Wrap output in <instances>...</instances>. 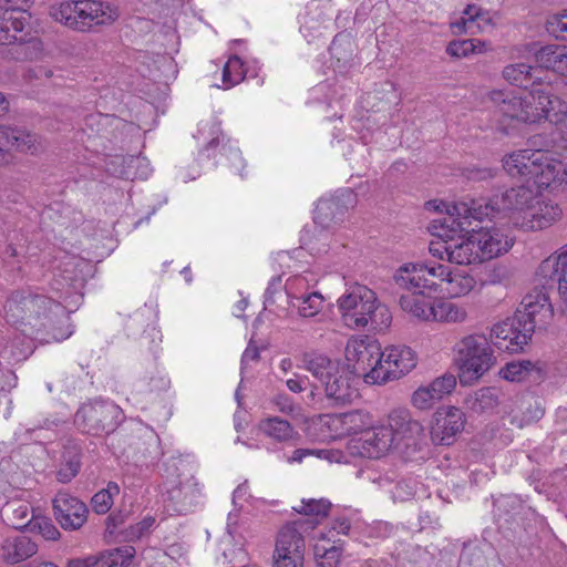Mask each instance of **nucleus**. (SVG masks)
I'll return each mask as SVG.
<instances>
[{
  "mask_svg": "<svg viewBox=\"0 0 567 567\" xmlns=\"http://www.w3.org/2000/svg\"><path fill=\"white\" fill-rule=\"evenodd\" d=\"M274 405L276 409L292 417L293 420H297L301 416V406L293 403V401L286 394H278L272 400Z\"/></svg>",
  "mask_w": 567,
  "mask_h": 567,
  "instance_id": "4d7b16f0",
  "label": "nucleus"
},
{
  "mask_svg": "<svg viewBox=\"0 0 567 567\" xmlns=\"http://www.w3.org/2000/svg\"><path fill=\"white\" fill-rule=\"evenodd\" d=\"M302 520H296L282 526L276 539L275 550L279 553L305 554L303 533L307 530Z\"/></svg>",
  "mask_w": 567,
  "mask_h": 567,
  "instance_id": "cd10ccee",
  "label": "nucleus"
},
{
  "mask_svg": "<svg viewBox=\"0 0 567 567\" xmlns=\"http://www.w3.org/2000/svg\"><path fill=\"white\" fill-rule=\"evenodd\" d=\"M385 427L391 429L393 434V444L398 445L404 440L414 439L422 434V424L413 420L408 410H393L388 416Z\"/></svg>",
  "mask_w": 567,
  "mask_h": 567,
  "instance_id": "a878e982",
  "label": "nucleus"
},
{
  "mask_svg": "<svg viewBox=\"0 0 567 567\" xmlns=\"http://www.w3.org/2000/svg\"><path fill=\"white\" fill-rule=\"evenodd\" d=\"M476 401L481 409H493L497 405V396L493 389H483L477 393Z\"/></svg>",
  "mask_w": 567,
  "mask_h": 567,
  "instance_id": "69168bd1",
  "label": "nucleus"
},
{
  "mask_svg": "<svg viewBox=\"0 0 567 567\" xmlns=\"http://www.w3.org/2000/svg\"><path fill=\"white\" fill-rule=\"evenodd\" d=\"M362 435L359 454L364 457L379 458L394 445L391 429L385 425L374 426L372 423V427Z\"/></svg>",
  "mask_w": 567,
  "mask_h": 567,
  "instance_id": "5701e85b",
  "label": "nucleus"
},
{
  "mask_svg": "<svg viewBox=\"0 0 567 567\" xmlns=\"http://www.w3.org/2000/svg\"><path fill=\"white\" fill-rule=\"evenodd\" d=\"M372 414L361 409L319 416L320 426L328 430V436L331 439L362 434L372 427Z\"/></svg>",
  "mask_w": 567,
  "mask_h": 567,
  "instance_id": "f8f14e48",
  "label": "nucleus"
},
{
  "mask_svg": "<svg viewBox=\"0 0 567 567\" xmlns=\"http://www.w3.org/2000/svg\"><path fill=\"white\" fill-rule=\"evenodd\" d=\"M382 384L399 380L416 365L415 352L406 346H391L382 351Z\"/></svg>",
  "mask_w": 567,
  "mask_h": 567,
  "instance_id": "4468645a",
  "label": "nucleus"
},
{
  "mask_svg": "<svg viewBox=\"0 0 567 567\" xmlns=\"http://www.w3.org/2000/svg\"><path fill=\"white\" fill-rule=\"evenodd\" d=\"M391 322L392 315L389 308L377 299L367 317V327L370 326L373 330L383 331L390 327Z\"/></svg>",
  "mask_w": 567,
  "mask_h": 567,
  "instance_id": "49530a36",
  "label": "nucleus"
},
{
  "mask_svg": "<svg viewBox=\"0 0 567 567\" xmlns=\"http://www.w3.org/2000/svg\"><path fill=\"white\" fill-rule=\"evenodd\" d=\"M537 276L543 285L556 282L560 298L567 302V246H564L557 256L543 260Z\"/></svg>",
  "mask_w": 567,
  "mask_h": 567,
  "instance_id": "aec40b11",
  "label": "nucleus"
},
{
  "mask_svg": "<svg viewBox=\"0 0 567 567\" xmlns=\"http://www.w3.org/2000/svg\"><path fill=\"white\" fill-rule=\"evenodd\" d=\"M351 523L347 517H337L331 522L329 529L324 533H321L320 538L323 542L340 544V540L337 539V536L349 535Z\"/></svg>",
  "mask_w": 567,
  "mask_h": 567,
  "instance_id": "603ef678",
  "label": "nucleus"
},
{
  "mask_svg": "<svg viewBox=\"0 0 567 567\" xmlns=\"http://www.w3.org/2000/svg\"><path fill=\"white\" fill-rule=\"evenodd\" d=\"M561 217V207L553 199L538 194L527 212V217L524 218L520 229L543 230L559 221Z\"/></svg>",
  "mask_w": 567,
  "mask_h": 567,
  "instance_id": "dca6fc26",
  "label": "nucleus"
},
{
  "mask_svg": "<svg viewBox=\"0 0 567 567\" xmlns=\"http://www.w3.org/2000/svg\"><path fill=\"white\" fill-rule=\"evenodd\" d=\"M30 529L38 530L48 540H55L60 536L58 528L45 517H34Z\"/></svg>",
  "mask_w": 567,
  "mask_h": 567,
  "instance_id": "13d9d810",
  "label": "nucleus"
},
{
  "mask_svg": "<svg viewBox=\"0 0 567 567\" xmlns=\"http://www.w3.org/2000/svg\"><path fill=\"white\" fill-rule=\"evenodd\" d=\"M486 49V42L477 39H468L450 42L446 48V52L454 58H466L470 54L485 52Z\"/></svg>",
  "mask_w": 567,
  "mask_h": 567,
  "instance_id": "37998d69",
  "label": "nucleus"
},
{
  "mask_svg": "<svg viewBox=\"0 0 567 567\" xmlns=\"http://www.w3.org/2000/svg\"><path fill=\"white\" fill-rule=\"evenodd\" d=\"M123 417L118 405L112 402H93L82 405L75 414V423L82 432L102 435L114 432Z\"/></svg>",
  "mask_w": 567,
  "mask_h": 567,
  "instance_id": "1a4fd4ad",
  "label": "nucleus"
},
{
  "mask_svg": "<svg viewBox=\"0 0 567 567\" xmlns=\"http://www.w3.org/2000/svg\"><path fill=\"white\" fill-rule=\"evenodd\" d=\"M246 75L244 62L237 55L228 59L223 69V83L224 89H230L239 84Z\"/></svg>",
  "mask_w": 567,
  "mask_h": 567,
  "instance_id": "c03bdc74",
  "label": "nucleus"
},
{
  "mask_svg": "<svg viewBox=\"0 0 567 567\" xmlns=\"http://www.w3.org/2000/svg\"><path fill=\"white\" fill-rule=\"evenodd\" d=\"M504 169L512 176L533 181L538 188L567 185V155L556 158L546 150H519L503 159Z\"/></svg>",
  "mask_w": 567,
  "mask_h": 567,
  "instance_id": "f257e3e1",
  "label": "nucleus"
},
{
  "mask_svg": "<svg viewBox=\"0 0 567 567\" xmlns=\"http://www.w3.org/2000/svg\"><path fill=\"white\" fill-rule=\"evenodd\" d=\"M395 286L411 295H427L425 284V264L406 262L401 265L393 274Z\"/></svg>",
  "mask_w": 567,
  "mask_h": 567,
  "instance_id": "b1692460",
  "label": "nucleus"
},
{
  "mask_svg": "<svg viewBox=\"0 0 567 567\" xmlns=\"http://www.w3.org/2000/svg\"><path fill=\"white\" fill-rule=\"evenodd\" d=\"M38 550V543L24 534L8 535L0 543V558L10 565L25 561Z\"/></svg>",
  "mask_w": 567,
  "mask_h": 567,
  "instance_id": "412c9836",
  "label": "nucleus"
},
{
  "mask_svg": "<svg viewBox=\"0 0 567 567\" xmlns=\"http://www.w3.org/2000/svg\"><path fill=\"white\" fill-rule=\"evenodd\" d=\"M465 234L451 240L450 262L457 265L482 262L473 234L466 238Z\"/></svg>",
  "mask_w": 567,
  "mask_h": 567,
  "instance_id": "72a5a7b5",
  "label": "nucleus"
},
{
  "mask_svg": "<svg viewBox=\"0 0 567 567\" xmlns=\"http://www.w3.org/2000/svg\"><path fill=\"white\" fill-rule=\"evenodd\" d=\"M377 300V295L367 286L355 285L338 300L344 324L351 329L367 327V317Z\"/></svg>",
  "mask_w": 567,
  "mask_h": 567,
  "instance_id": "9d476101",
  "label": "nucleus"
},
{
  "mask_svg": "<svg viewBox=\"0 0 567 567\" xmlns=\"http://www.w3.org/2000/svg\"><path fill=\"white\" fill-rule=\"evenodd\" d=\"M496 171L491 167H467L464 175L467 179L474 182H483L494 178Z\"/></svg>",
  "mask_w": 567,
  "mask_h": 567,
  "instance_id": "e2e57ef3",
  "label": "nucleus"
},
{
  "mask_svg": "<svg viewBox=\"0 0 567 567\" xmlns=\"http://www.w3.org/2000/svg\"><path fill=\"white\" fill-rule=\"evenodd\" d=\"M533 333V322H525L514 313L492 328L491 339L499 350L517 353L528 343Z\"/></svg>",
  "mask_w": 567,
  "mask_h": 567,
  "instance_id": "9b49d317",
  "label": "nucleus"
},
{
  "mask_svg": "<svg viewBox=\"0 0 567 567\" xmlns=\"http://www.w3.org/2000/svg\"><path fill=\"white\" fill-rule=\"evenodd\" d=\"M100 564L99 555H89L86 557L72 558L65 567H95Z\"/></svg>",
  "mask_w": 567,
  "mask_h": 567,
  "instance_id": "338daca9",
  "label": "nucleus"
},
{
  "mask_svg": "<svg viewBox=\"0 0 567 567\" xmlns=\"http://www.w3.org/2000/svg\"><path fill=\"white\" fill-rule=\"evenodd\" d=\"M33 0H0V11L8 12H27Z\"/></svg>",
  "mask_w": 567,
  "mask_h": 567,
  "instance_id": "0e129e2a",
  "label": "nucleus"
},
{
  "mask_svg": "<svg viewBox=\"0 0 567 567\" xmlns=\"http://www.w3.org/2000/svg\"><path fill=\"white\" fill-rule=\"evenodd\" d=\"M454 350L462 383L478 380L495 364L493 350L484 336H465L455 344Z\"/></svg>",
  "mask_w": 567,
  "mask_h": 567,
  "instance_id": "423d86ee",
  "label": "nucleus"
},
{
  "mask_svg": "<svg viewBox=\"0 0 567 567\" xmlns=\"http://www.w3.org/2000/svg\"><path fill=\"white\" fill-rule=\"evenodd\" d=\"M533 368L534 365L530 361L509 362L501 369L499 374L505 380L518 382L524 380Z\"/></svg>",
  "mask_w": 567,
  "mask_h": 567,
  "instance_id": "09e8293b",
  "label": "nucleus"
},
{
  "mask_svg": "<svg viewBox=\"0 0 567 567\" xmlns=\"http://www.w3.org/2000/svg\"><path fill=\"white\" fill-rule=\"evenodd\" d=\"M338 207L339 199L320 200L315 210V224L321 226L322 228H326L329 226V221L340 219L334 214V209Z\"/></svg>",
  "mask_w": 567,
  "mask_h": 567,
  "instance_id": "de8ad7c7",
  "label": "nucleus"
},
{
  "mask_svg": "<svg viewBox=\"0 0 567 567\" xmlns=\"http://www.w3.org/2000/svg\"><path fill=\"white\" fill-rule=\"evenodd\" d=\"M468 319L467 306L451 300H435L433 321L440 323L457 324Z\"/></svg>",
  "mask_w": 567,
  "mask_h": 567,
  "instance_id": "f704fd0d",
  "label": "nucleus"
},
{
  "mask_svg": "<svg viewBox=\"0 0 567 567\" xmlns=\"http://www.w3.org/2000/svg\"><path fill=\"white\" fill-rule=\"evenodd\" d=\"M2 257H3V261L10 267H14L16 265L20 264L19 252H18L17 248L12 245H9L6 248V250L2 254Z\"/></svg>",
  "mask_w": 567,
  "mask_h": 567,
  "instance_id": "774afa93",
  "label": "nucleus"
},
{
  "mask_svg": "<svg viewBox=\"0 0 567 567\" xmlns=\"http://www.w3.org/2000/svg\"><path fill=\"white\" fill-rule=\"evenodd\" d=\"M427 205L437 212H445V215L431 223L432 234L437 240H432L429 250L433 257L450 261L451 240L460 237L463 233L470 231L474 216L466 202L446 203L429 202Z\"/></svg>",
  "mask_w": 567,
  "mask_h": 567,
  "instance_id": "f03ea898",
  "label": "nucleus"
},
{
  "mask_svg": "<svg viewBox=\"0 0 567 567\" xmlns=\"http://www.w3.org/2000/svg\"><path fill=\"white\" fill-rule=\"evenodd\" d=\"M132 439L134 441L130 444V447L133 450V456L141 455L145 457L150 453V446L156 442L152 433L133 436Z\"/></svg>",
  "mask_w": 567,
  "mask_h": 567,
  "instance_id": "052dcab7",
  "label": "nucleus"
},
{
  "mask_svg": "<svg viewBox=\"0 0 567 567\" xmlns=\"http://www.w3.org/2000/svg\"><path fill=\"white\" fill-rule=\"evenodd\" d=\"M537 96L545 118L557 127L561 138L567 143V104L550 91H538Z\"/></svg>",
  "mask_w": 567,
  "mask_h": 567,
  "instance_id": "393cba45",
  "label": "nucleus"
},
{
  "mask_svg": "<svg viewBox=\"0 0 567 567\" xmlns=\"http://www.w3.org/2000/svg\"><path fill=\"white\" fill-rule=\"evenodd\" d=\"M538 91H548L547 89L530 90L532 102H527L513 93L503 91H493L491 101L495 105V115L499 117V122L518 121L523 123H535L540 118H545V112L539 109Z\"/></svg>",
  "mask_w": 567,
  "mask_h": 567,
  "instance_id": "6e6552de",
  "label": "nucleus"
},
{
  "mask_svg": "<svg viewBox=\"0 0 567 567\" xmlns=\"http://www.w3.org/2000/svg\"><path fill=\"white\" fill-rule=\"evenodd\" d=\"M450 27L454 34H476L492 27V18L487 11L474 4H468L463 11V17L451 22Z\"/></svg>",
  "mask_w": 567,
  "mask_h": 567,
  "instance_id": "bb28decb",
  "label": "nucleus"
},
{
  "mask_svg": "<svg viewBox=\"0 0 567 567\" xmlns=\"http://www.w3.org/2000/svg\"><path fill=\"white\" fill-rule=\"evenodd\" d=\"M534 55L540 68L567 76V47L548 44L535 50Z\"/></svg>",
  "mask_w": 567,
  "mask_h": 567,
  "instance_id": "7c9ffc66",
  "label": "nucleus"
},
{
  "mask_svg": "<svg viewBox=\"0 0 567 567\" xmlns=\"http://www.w3.org/2000/svg\"><path fill=\"white\" fill-rule=\"evenodd\" d=\"M456 386V379L453 374H443L434 379L427 385L417 388L412 395V404L419 410H430L450 394Z\"/></svg>",
  "mask_w": 567,
  "mask_h": 567,
  "instance_id": "a211bd4d",
  "label": "nucleus"
},
{
  "mask_svg": "<svg viewBox=\"0 0 567 567\" xmlns=\"http://www.w3.org/2000/svg\"><path fill=\"white\" fill-rule=\"evenodd\" d=\"M464 412L455 406H443L435 411L431 426V439L435 444L451 445L464 430Z\"/></svg>",
  "mask_w": 567,
  "mask_h": 567,
  "instance_id": "ddd939ff",
  "label": "nucleus"
},
{
  "mask_svg": "<svg viewBox=\"0 0 567 567\" xmlns=\"http://www.w3.org/2000/svg\"><path fill=\"white\" fill-rule=\"evenodd\" d=\"M247 532L248 527L246 522L241 520L237 513H229L227 519V533L229 537L240 546V548L245 544Z\"/></svg>",
  "mask_w": 567,
  "mask_h": 567,
  "instance_id": "3c124183",
  "label": "nucleus"
},
{
  "mask_svg": "<svg viewBox=\"0 0 567 567\" xmlns=\"http://www.w3.org/2000/svg\"><path fill=\"white\" fill-rule=\"evenodd\" d=\"M274 567H302L303 566V554H288L274 551Z\"/></svg>",
  "mask_w": 567,
  "mask_h": 567,
  "instance_id": "bf43d9fd",
  "label": "nucleus"
},
{
  "mask_svg": "<svg viewBox=\"0 0 567 567\" xmlns=\"http://www.w3.org/2000/svg\"><path fill=\"white\" fill-rule=\"evenodd\" d=\"M525 322H533L534 330L553 318L554 310L547 292L535 289L527 293L515 312Z\"/></svg>",
  "mask_w": 567,
  "mask_h": 567,
  "instance_id": "f3484780",
  "label": "nucleus"
},
{
  "mask_svg": "<svg viewBox=\"0 0 567 567\" xmlns=\"http://www.w3.org/2000/svg\"><path fill=\"white\" fill-rule=\"evenodd\" d=\"M0 515L3 522L14 529L30 527L35 517L31 513L30 505L19 499L9 501L3 504Z\"/></svg>",
  "mask_w": 567,
  "mask_h": 567,
  "instance_id": "473e14b6",
  "label": "nucleus"
},
{
  "mask_svg": "<svg viewBox=\"0 0 567 567\" xmlns=\"http://www.w3.org/2000/svg\"><path fill=\"white\" fill-rule=\"evenodd\" d=\"M313 551L318 567H337L342 554V544L328 543L319 538Z\"/></svg>",
  "mask_w": 567,
  "mask_h": 567,
  "instance_id": "ea45409f",
  "label": "nucleus"
},
{
  "mask_svg": "<svg viewBox=\"0 0 567 567\" xmlns=\"http://www.w3.org/2000/svg\"><path fill=\"white\" fill-rule=\"evenodd\" d=\"M310 287V280L306 275L290 277L285 285L287 296L296 300L305 297V295H309L311 292L309 291Z\"/></svg>",
  "mask_w": 567,
  "mask_h": 567,
  "instance_id": "8fccbe9b",
  "label": "nucleus"
},
{
  "mask_svg": "<svg viewBox=\"0 0 567 567\" xmlns=\"http://www.w3.org/2000/svg\"><path fill=\"white\" fill-rule=\"evenodd\" d=\"M50 14L55 21L79 32L111 24L120 16L116 7L97 0L64 1L52 7Z\"/></svg>",
  "mask_w": 567,
  "mask_h": 567,
  "instance_id": "39448f33",
  "label": "nucleus"
},
{
  "mask_svg": "<svg viewBox=\"0 0 567 567\" xmlns=\"http://www.w3.org/2000/svg\"><path fill=\"white\" fill-rule=\"evenodd\" d=\"M546 30L556 39L567 41V11L549 17L546 21Z\"/></svg>",
  "mask_w": 567,
  "mask_h": 567,
  "instance_id": "864d4df0",
  "label": "nucleus"
},
{
  "mask_svg": "<svg viewBox=\"0 0 567 567\" xmlns=\"http://www.w3.org/2000/svg\"><path fill=\"white\" fill-rule=\"evenodd\" d=\"M54 516L64 529H79L87 519L89 509L82 501L66 492H59L53 499Z\"/></svg>",
  "mask_w": 567,
  "mask_h": 567,
  "instance_id": "2eb2a0df",
  "label": "nucleus"
},
{
  "mask_svg": "<svg viewBox=\"0 0 567 567\" xmlns=\"http://www.w3.org/2000/svg\"><path fill=\"white\" fill-rule=\"evenodd\" d=\"M472 234L482 262L508 251L513 246V239L498 228H482Z\"/></svg>",
  "mask_w": 567,
  "mask_h": 567,
  "instance_id": "6ab92c4d",
  "label": "nucleus"
},
{
  "mask_svg": "<svg viewBox=\"0 0 567 567\" xmlns=\"http://www.w3.org/2000/svg\"><path fill=\"white\" fill-rule=\"evenodd\" d=\"M112 487L115 491H117V485L110 483L107 489H102V491L95 493L94 496L92 497L91 503H92L93 511L95 513L105 514L111 508V506L113 504L112 495H111Z\"/></svg>",
  "mask_w": 567,
  "mask_h": 567,
  "instance_id": "6e6d98bb",
  "label": "nucleus"
},
{
  "mask_svg": "<svg viewBox=\"0 0 567 567\" xmlns=\"http://www.w3.org/2000/svg\"><path fill=\"white\" fill-rule=\"evenodd\" d=\"M135 549L132 546H123L103 551L99 555L101 567H128Z\"/></svg>",
  "mask_w": 567,
  "mask_h": 567,
  "instance_id": "79ce46f5",
  "label": "nucleus"
},
{
  "mask_svg": "<svg viewBox=\"0 0 567 567\" xmlns=\"http://www.w3.org/2000/svg\"><path fill=\"white\" fill-rule=\"evenodd\" d=\"M331 506V502L327 498H303L293 509L301 515L311 517L309 520L301 519L308 530L313 529L320 519L328 516Z\"/></svg>",
  "mask_w": 567,
  "mask_h": 567,
  "instance_id": "c9c22d12",
  "label": "nucleus"
},
{
  "mask_svg": "<svg viewBox=\"0 0 567 567\" xmlns=\"http://www.w3.org/2000/svg\"><path fill=\"white\" fill-rule=\"evenodd\" d=\"M382 355L380 343L368 337L351 339L346 347L348 368L368 384H382Z\"/></svg>",
  "mask_w": 567,
  "mask_h": 567,
  "instance_id": "0eeeda50",
  "label": "nucleus"
},
{
  "mask_svg": "<svg viewBox=\"0 0 567 567\" xmlns=\"http://www.w3.org/2000/svg\"><path fill=\"white\" fill-rule=\"evenodd\" d=\"M298 315L302 318H313L320 313L323 308L324 298L318 291H311L309 295H305L300 299H297Z\"/></svg>",
  "mask_w": 567,
  "mask_h": 567,
  "instance_id": "a18cd8bd",
  "label": "nucleus"
},
{
  "mask_svg": "<svg viewBox=\"0 0 567 567\" xmlns=\"http://www.w3.org/2000/svg\"><path fill=\"white\" fill-rule=\"evenodd\" d=\"M142 162L141 158L134 157V156H122L116 155L110 159V162L106 164V169L112 174L121 178H128L130 174L128 172L122 167L117 168L116 166H123L124 164L133 165V164H140Z\"/></svg>",
  "mask_w": 567,
  "mask_h": 567,
  "instance_id": "5fc2aeb1",
  "label": "nucleus"
},
{
  "mask_svg": "<svg viewBox=\"0 0 567 567\" xmlns=\"http://www.w3.org/2000/svg\"><path fill=\"white\" fill-rule=\"evenodd\" d=\"M543 73V68L532 66L525 63L508 64L503 70V78L511 84L523 87V89H535L536 84H539L542 78L539 74ZM549 90L548 87H546Z\"/></svg>",
  "mask_w": 567,
  "mask_h": 567,
  "instance_id": "c756f323",
  "label": "nucleus"
},
{
  "mask_svg": "<svg viewBox=\"0 0 567 567\" xmlns=\"http://www.w3.org/2000/svg\"><path fill=\"white\" fill-rule=\"evenodd\" d=\"M537 195L538 193L530 187L522 185L512 187L499 195H494L488 200L470 199L466 205L471 208L474 220L481 221L485 218L492 219L504 215L508 216L512 223L520 228Z\"/></svg>",
  "mask_w": 567,
  "mask_h": 567,
  "instance_id": "7ed1b4c3",
  "label": "nucleus"
},
{
  "mask_svg": "<svg viewBox=\"0 0 567 567\" xmlns=\"http://www.w3.org/2000/svg\"><path fill=\"white\" fill-rule=\"evenodd\" d=\"M19 299L18 296H12L6 301L4 310L8 318H11L12 321H18L20 317L16 315V310L19 307ZM21 303L23 306V309H27L29 311H33L37 313V316L44 315L45 310H51L53 307L59 308L60 305L55 303L52 299L45 297V296H33V297H23L21 299Z\"/></svg>",
  "mask_w": 567,
  "mask_h": 567,
  "instance_id": "2f4dec72",
  "label": "nucleus"
},
{
  "mask_svg": "<svg viewBox=\"0 0 567 567\" xmlns=\"http://www.w3.org/2000/svg\"><path fill=\"white\" fill-rule=\"evenodd\" d=\"M81 463L79 458H72L63 464L56 473V478L61 483L71 482L79 473Z\"/></svg>",
  "mask_w": 567,
  "mask_h": 567,
  "instance_id": "680f3d73",
  "label": "nucleus"
},
{
  "mask_svg": "<svg viewBox=\"0 0 567 567\" xmlns=\"http://www.w3.org/2000/svg\"><path fill=\"white\" fill-rule=\"evenodd\" d=\"M422 295H402L399 299L401 309L421 321H433L434 301H427Z\"/></svg>",
  "mask_w": 567,
  "mask_h": 567,
  "instance_id": "e433bc0d",
  "label": "nucleus"
},
{
  "mask_svg": "<svg viewBox=\"0 0 567 567\" xmlns=\"http://www.w3.org/2000/svg\"><path fill=\"white\" fill-rule=\"evenodd\" d=\"M35 143L37 135L25 130L0 126V165L10 163L9 148L20 152H34L37 150Z\"/></svg>",
  "mask_w": 567,
  "mask_h": 567,
  "instance_id": "4be33fe9",
  "label": "nucleus"
},
{
  "mask_svg": "<svg viewBox=\"0 0 567 567\" xmlns=\"http://www.w3.org/2000/svg\"><path fill=\"white\" fill-rule=\"evenodd\" d=\"M447 276H450V266L425 264L426 293L444 292Z\"/></svg>",
  "mask_w": 567,
  "mask_h": 567,
  "instance_id": "a19ab883",
  "label": "nucleus"
},
{
  "mask_svg": "<svg viewBox=\"0 0 567 567\" xmlns=\"http://www.w3.org/2000/svg\"><path fill=\"white\" fill-rule=\"evenodd\" d=\"M30 16L27 12H20L19 17L12 14L0 21V45L11 44L18 41L17 32H22L29 23Z\"/></svg>",
  "mask_w": 567,
  "mask_h": 567,
  "instance_id": "58836bf2",
  "label": "nucleus"
},
{
  "mask_svg": "<svg viewBox=\"0 0 567 567\" xmlns=\"http://www.w3.org/2000/svg\"><path fill=\"white\" fill-rule=\"evenodd\" d=\"M258 431L277 443H288L298 437V432L288 420L280 416H267L257 424Z\"/></svg>",
  "mask_w": 567,
  "mask_h": 567,
  "instance_id": "c85d7f7f",
  "label": "nucleus"
},
{
  "mask_svg": "<svg viewBox=\"0 0 567 567\" xmlns=\"http://www.w3.org/2000/svg\"><path fill=\"white\" fill-rule=\"evenodd\" d=\"M475 279L463 270H452L446 278L444 292L451 298H458L468 295L475 287Z\"/></svg>",
  "mask_w": 567,
  "mask_h": 567,
  "instance_id": "4c0bfd02",
  "label": "nucleus"
},
{
  "mask_svg": "<svg viewBox=\"0 0 567 567\" xmlns=\"http://www.w3.org/2000/svg\"><path fill=\"white\" fill-rule=\"evenodd\" d=\"M305 369L323 386L326 398L336 405L353 402L359 396L352 373L324 355L305 358Z\"/></svg>",
  "mask_w": 567,
  "mask_h": 567,
  "instance_id": "20e7f679",
  "label": "nucleus"
}]
</instances>
